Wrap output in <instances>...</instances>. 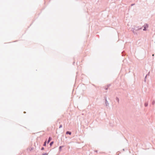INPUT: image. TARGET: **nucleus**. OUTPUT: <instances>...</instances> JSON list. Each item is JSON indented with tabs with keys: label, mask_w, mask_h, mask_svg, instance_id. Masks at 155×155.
<instances>
[{
	"label": "nucleus",
	"mask_w": 155,
	"mask_h": 155,
	"mask_svg": "<svg viewBox=\"0 0 155 155\" xmlns=\"http://www.w3.org/2000/svg\"><path fill=\"white\" fill-rule=\"evenodd\" d=\"M133 28L134 30H135V31H136L137 32L138 30L142 29V28H139V27H136V26H134V27Z\"/></svg>",
	"instance_id": "nucleus-1"
},
{
	"label": "nucleus",
	"mask_w": 155,
	"mask_h": 155,
	"mask_svg": "<svg viewBox=\"0 0 155 155\" xmlns=\"http://www.w3.org/2000/svg\"><path fill=\"white\" fill-rule=\"evenodd\" d=\"M104 99H105V104L106 106V107H109V104L107 99V97H104Z\"/></svg>",
	"instance_id": "nucleus-2"
},
{
	"label": "nucleus",
	"mask_w": 155,
	"mask_h": 155,
	"mask_svg": "<svg viewBox=\"0 0 155 155\" xmlns=\"http://www.w3.org/2000/svg\"><path fill=\"white\" fill-rule=\"evenodd\" d=\"M131 30L134 34L137 35V32L134 30L133 28H132Z\"/></svg>",
	"instance_id": "nucleus-3"
},
{
	"label": "nucleus",
	"mask_w": 155,
	"mask_h": 155,
	"mask_svg": "<svg viewBox=\"0 0 155 155\" xmlns=\"http://www.w3.org/2000/svg\"><path fill=\"white\" fill-rule=\"evenodd\" d=\"M116 100L118 102V104H119V98L117 97H116Z\"/></svg>",
	"instance_id": "nucleus-4"
},
{
	"label": "nucleus",
	"mask_w": 155,
	"mask_h": 155,
	"mask_svg": "<svg viewBox=\"0 0 155 155\" xmlns=\"http://www.w3.org/2000/svg\"><path fill=\"white\" fill-rule=\"evenodd\" d=\"M51 140V137H50L49 138V139H48V143L50 142V141Z\"/></svg>",
	"instance_id": "nucleus-5"
},
{
	"label": "nucleus",
	"mask_w": 155,
	"mask_h": 155,
	"mask_svg": "<svg viewBox=\"0 0 155 155\" xmlns=\"http://www.w3.org/2000/svg\"><path fill=\"white\" fill-rule=\"evenodd\" d=\"M148 103L147 102H146L144 103V106L145 107H146L148 106Z\"/></svg>",
	"instance_id": "nucleus-6"
},
{
	"label": "nucleus",
	"mask_w": 155,
	"mask_h": 155,
	"mask_svg": "<svg viewBox=\"0 0 155 155\" xmlns=\"http://www.w3.org/2000/svg\"><path fill=\"white\" fill-rule=\"evenodd\" d=\"M144 27H145L146 28H148V25L147 24H145L144 25Z\"/></svg>",
	"instance_id": "nucleus-7"
},
{
	"label": "nucleus",
	"mask_w": 155,
	"mask_h": 155,
	"mask_svg": "<svg viewBox=\"0 0 155 155\" xmlns=\"http://www.w3.org/2000/svg\"><path fill=\"white\" fill-rule=\"evenodd\" d=\"M67 134H69V135H71V132L70 131H67L66 132Z\"/></svg>",
	"instance_id": "nucleus-8"
},
{
	"label": "nucleus",
	"mask_w": 155,
	"mask_h": 155,
	"mask_svg": "<svg viewBox=\"0 0 155 155\" xmlns=\"http://www.w3.org/2000/svg\"><path fill=\"white\" fill-rule=\"evenodd\" d=\"M53 143H54V142H53V141L51 142L50 143V146H51V145L53 144Z\"/></svg>",
	"instance_id": "nucleus-9"
},
{
	"label": "nucleus",
	"mask_w": 155,
	"mask_h": 155,
	"mask_svg": "<svg viewBox=\"0 0 155 155\" xmlns=\"http://www.w3.org/2000/svg\"><path fill=\"white\" fill-rule=\"evenodd\" d=\"M46 141H45L44 142L43 145H44V146H46Z\"/></svg>",
	"instance_id": "nucleus-10"
},
{
	"label": "nucleus",
	"mask_w": 155,
	"mask_h": 155,
	"mask_svg": "<svg viewBox=\"0 0 155 155\" xmlns=\"http://www.w3.org/2000/svg\"><path fill=\"white\" fill-rule=\"evenodd\" d=\"M111 86V84H108L107 85V87H110Z\"/></svg>",
	"instance_id": "nucleus-11"
},
{
	"label": "nucleus",
	"mask_w": 155,
	"mask_h": 155,
	"mask_svg": "<svg viewBox=\"0 0 155 155\" xmlns=\"http://www.w3.org/2000/svg\"><path fill=\"white\" fill-rule=\"evenodd\" d=\"M155 101H153L152 102V104L153 105H154L155 104Z\"/></svg>",
	"instance_id": "nucleus-12"
},
{
	"label": "nucleus",
	"mask_w": 155,
	"mask_h": 155,
	"mask_svg": "<svg viewBox=\"0 0 155 155\" xmlns=\"http://www.w3.org/2000/svg\"><path fill=\"white\" fill-rule=\"evenodd\" d=\"M42 155H48V153H45L42 154Z\"/></svg>",
	"instance_id": "nucleus-13"
},
{
	"label": "nucleus",
	"mask_w": 155,
	"mask_h": 155,
	"mask_svg": "<svg viewBox=\"0 0 155 155\" xmlns=\"http://www.w3.org/2000/svg\"><path fill=\"white\" fill-rule=\"evenodd\" d=\"M146 28L145 27H144V28L143 29V31H146Z\"/></svg>",
	"instance_id": "nucleus-14"
},
{
	"label": "nucleus",
	"mask_w": 155,
	"mask_h": 155,
	"mask_svg": "<svg viewBox=\"0 0 155 155\" xmlns=\"http://www.w3.org/2000/svg\"><path fill=\"white\" fill-rule=\"evenodd\" d=\"M147 76H145V78H144V81L145 82H146V78H147Z\"/></svg>",
	"instance_id": "nucleus-15"
},
{
	"label": "nucleus",
	"mask_w": 155,
	"mask_h": 155,
	"mask_svg": "<svg viewBox=\"0 0 155 155\" xmlns=\"http://www.w3.org/2000/svg\"><path fill=\"white\" fill-rule=\"evenodd\" d=\"M149 74H150V72H149L146 75V76H149Z\"/></svg>",
	"instance_id": "nucleus-16"
},
{
	"label": "nucleus",
	"mask_w": 155,
	"mask_h": 155,
	"mask_svg": "<svg viewBox=\"0 0 155 155\" xmlns=\"http://www.w3.org/2000/svg\"><path fill=\"white\" fill-rule=\"evenodd\" d=\"M108 89V87H105V88H104V89L106 90H107Z\"/></svg>",
	"instance_id": "nucleus-17"
},
{
	"label": "nucleus",
	"mask_w": 155,
	"mask_h": 155,
	"mask_svg": "<svg viewBox=\"0 0 155 155\" xmlns=\"http://www.w3.org/2000/svg\"><path fill=\"white\" fill-rule=\"evenodd\" d=\"M135 5L134 4H132L131 5V6H133Z\"/></svg>",
	"instance_id": "nucleus-18"
},
{
	"label": "nucleus",
	"mask_w": 155,
	"mask_h": 155,
	"mask_svg": "<svg viewBox=\"0 0 155 155\" xmlns=\"http://www.w3.org/2000/svg\"><path fill=\"white\" fill-rule=\"evenodd\" d=\"M41 150H44V148H43V147H42V148H41Z\"/></svg>",
	"instance_id": "nucleus-19"
},
{
	"label": "nucleus",
	"mask_w": 155,
	"mask_h": 155,
	"mask_svg": "<svg viewBox=\"0 0 155 155\" xmlns=\"http://www.w3.org/2000/svg\"><path fill=\"white\" fill-rule=\"evenodd\" d=\"M61 147H62L61 146H60V147H59V149L60 150L61 149Z\"/></svg>",
	"instance_id": "nucleus-20"
},
{
	"label": "nucleus",
	"mask_w": 155,
	"mask_h": 155,
	"mask_svg": "<svg viewBox=\"0 0 155 155\" xmlns=\"http://www.w3.org/2000/svg\"><path fill=\"white\" fill-rule=\"evenodd\" d=\"M62 126V125H61H61H60V126Z\"/></svg>",
	"instance_id": "nucleus-21"
},
{
	"label": "nucleus",
	"mask_w": 155,
	"mask_h": 155,
	"mask_svg": "<svg viewBox=\"0 0 155 155\" xmlns=\"http://www.w3.org/2000/svg\"><path fill=\"white\" fill-rule=\"evenodd\" d=\"M154 54H153L152 56H154Z\"/></svg>",
	"instance_id": "nucleus-22"
},
{
	"label": "nucleus",
	"mask_w": 155,
	"mask_h": 155,
	"mask_svg": "<svg viewBox=\"0 0 155 155\" xmlns=\"http://www.w3.org/2000/svg\"><path fill=\"white\" fill-rule=\"evenodd\" d=\"M25 112H24V113H25Z\"/></svg>",
	"instance_id": "nucleus-23"
}]
</instances>
